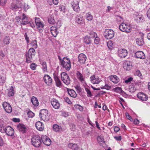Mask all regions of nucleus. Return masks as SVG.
Instances as JSON below:
<instances>
[{"label": "nucleus", "mask_w": 150, "mask_h": 150, "mask_svg": "<svg viewBox=\"0 0 150 150\" xmlns=\"http://www.w3.org/2000/svg\"><path fill=\"white\" fill-rule=\"evenodd\" d=\"M60 65L67 71H69L71 68L70 60L67 57H64L60 61Z\"/></svg>", "instance_id": "1"}, {"label": "nucleus", "mask_w": 150, "mask_h": 150, "mask_svg": "<svg viewBox=\"0 0 150 150\" xmlns=\"http://www.w3.org/2000/svg\"><path fill=\"white\" fill-rule=\"evenodd\" d=\"M31 143L35 147H39L42 144L41 137L38 135L33 136L31 139Z\"/></svg>", "instance_id": "2"}, {"label": "nucleus", "mask_w": 150, "mask_h": 150, "mask_svg": "<svg viewBox=\"0 0 150 150\" xmlns=\"http://www.w3.org/2000/svg\"><path fill=\"white\" fill-rule=\"evenodd\" d=\"M35 50L33 48H30L28 52L26 53V62L28 63L31 62L33 58L35 56Z\"/></svg>", "instance_id": "3"}, {"label": "nucleus", "mask_w": 150, "mask_h": 150, "mask_svg": "<svg viewBox=\"0 0 150 150\" xmlns=\"http://www.w3.org/2000/svg\"><path fill=\"white\" fill-rule=\"evenodd\" d=\"M39 116L41 119L44 121H47L50 119L48 111L46 109H43L41 110Z\"/></svg>", "instance_id": "4"}, {"label": "nucleus", "mask_w": 150, "mask_h": 150, "mask_svg": "<svg viewBox=\"0 0 150 150\" xmlns=\"http://www.w3.org/2000/svg\"><path fill=\"white\" fill-rule=\"evenodd\" d=\"M120 30L123 32L129 33L131 29V27L127 24L122 23L119 26Z\"/></svg>", "instance_id": "5"}, {"label": "nucleus", "mask_w": 150, "mask_h": 150, "mask_svg": "<svg viewBox=\"0 0 150 150\" xmlns=\"http://www.w3.org/2000/svg\"><path fill=\"white\" fill-rule=\"evenodd\" d=\"M39 18H36L35 21L37 28L40 33H42L43 30L44 24V23L39 20Z\"/></svg>", "instance_id": "6"}, {"label": "nucleus", "mask_w": 150, "mask_h": 150, "mask_svg": "<svg viewBox=\"0 0 150 150\" xmlns=\"http://www.w3.org/2000/svg\"><path fill=\"white\" fill-rule=\"evenodd\" d=\"M61 78L62 81L66 85H68L70 83L69 77L66 72H63L61 73Z\"/></svg>", "instance_id": "7"}, {"label": "nucleus", "mask_w": 150, "mask_h": 150, "mask_svg": "<svg viewBox=\"0 0 150 150\" xmlns=\"http://www.w3.org/2000/svg\"><path fill=\"white\" fill-rule=\"evenodd\" d=\"M104 36L105 38L108 39H111L114 36V32L111 29H106L105 32Z\"/></svg>", "instance_id": "8"}, {"label": "nucleus", "mask_w": 150, "mask_h": 150, "mask_svg": "<svg viewBox=\"0 0 150 150\" xmlns=\"http://www.w3.org/2000/svg\"><path fill=\"white\" fill-rule=\"evenodd\" d=\"M134 20L137 23H140L144 21L143 16L137 12H135L133 15Z\"/></svg>", "instance_id": "9"}, {"label": "nucleus", "mask_w": 150, "mask_h": 150, "mask_svg": "<svg viewBox=\"0 0 150 150\" xmlns=\"http://www.w3.org/2000/svg\"><path fill=\"white\" fill-rule=\"evenodd\" d=\"M90 80L91 83L93 84H98L102 81L101 79L94 74L90 77Z\"/></svg>", "instance_id": "10"}, {"label": "nucleus", "mask_w": 150, "mask_h": 150, "mask_svg": "<svg viewBox=\"0 0 150 150\" xmlns=\"http://www.w3.org/2000/svg\"><path fill=\"white\" fill-rule=\"evenodd\" d=\"M71 4L74 11L76 12L80 11V8L79 6V1L76 0H74L71 2Z\"/></svg>", "instance_id": "11"}, {"label": "nucleus", "mask_w": 150, "mask_h": 150, "mask_svg": "<svg viewBox=\"0 0 150 150\" xmlns=\"http://www.w3.org/2000/svg\"><path fill=\"white\" fill-rule=\"evenodd\" d=\"M5 129V130L4 131V133H5L8 136L12 137H14L13 135L14 132L13 129L12 127L8 126H6V128Z\"/></svg>", "instance_id": "12"}, {"label": "nucleus", "mask_w": 150, "mask_h": 150, "mask_svg": "<svg viewBox=\"0 0 150 150\" xmlns=\"http://www.w3.org/2000/svg\"><path fill=\"white\" fill-rule=\"evenodd\" d=\"M42 141L46 145L50 146L51 143L50 139L46 135H43L41 136Z\"/></svg>", "instance_id": "13"}, {"label": "nucleus", "mask_w": 150, "mask_h": 150, "mask_svg": "<svg viewBox=\"0 0 150 150\" xmlns=\"http://www.w3.org/2000/svg\"><path fill=\"white\" fill-rule=\"evenodd\" d=\"M18 1V3L17 4H16L12 3L10 7V8L12 10L14 11H16L18 8H22L21 2L20 1L21 0H16Z\"/></svg>", "instance_id": "14"}, {"label": "nucleus", "mask_w": 150, "mask_h": 150, "mask_svg": "<svg viewBox=\"0 0 150 150\" xmlns=\"http://www.w3.org/2000/svg\"><path fill=\"white\" fill-rule=\"evenodd\" d=\"M51 104L54 108L55 109H58L60 107V104L58 100L55 98H52L50 100Z\"/></svg>", "instance_id": "15"}, {"label": "nucleus", "mask_w": 150, "mask_h": 150, "mask_svg": "<svg viewBox=\"0 0 150 150\" xmlns=\"http://www.w3.org/2000/svg\"><path fill=\"white\" fill-rule=\"evenodd\" d=\"M137 97L139 100L142 101H147L148 98L147 95L142 92L138 93Z\"/></svg>", "instance_id": "16"}, {"label": "nucleus", "mask_w": 150, "mask_h": 150, "mask_svg": "<svg viewBox=\"0 0 150 150\" xmlns=\"http://www.w3.org/2000/svg\"><path fill=\"white\" fill-rule=\"evenodd\" d=\"M2 106L5 111L8 113H10L12 111L11 105L7 102H4L2 104Z\"/></svg>", "instance_id": "17"}, {"label": "nucleus", "mask_w": 150, "mask_h": 150, "mask_svg": "<svg viewBox=\"0 0 150 150\" xmlns=\"http://www.w3.org/2000/svg\"><path fill=\"white\" fill-rule=\"evenodd\" d=\"M76 22L78 24L82 25L85 23V20L83 16L80 14L77 15L75 18Z\"/></svg>", "instance_id": "18"}, {"label": "nucleus", "mask_w": 150, "mask_h": 150, "mask_svg": "<svg viewBox=\"0 0 150 150\" xmlns=\"http://www.w3.org/2000/svg\"><path fill=\"white\" fill-rule=\"evenodd\" d=\"M118 54L119 57L121 58H125L127 55V52L125 49H120L118 50Z\"/></svg>", "instance_id": "19"}, {"label": "nucleus", "mask_w": 150, "mask_h": 150, "mask_svg": "<svg viewBox=\"0 0 150 150\" xmlns=\"http://www.w3.org/2000/svg\"><path fill=\"white\" fill-rule=\"evenodd\" d=\"M43 80L45 83L48 85H50L52 83V79L50 76L48 74H45L44 75Z\"/></svg>", "instance_id": "20"}, {"label": "nucleus", "mask_w": 150, "mask_h": 150, "mask_svg": "<svg viewBox=\"0 0 150 150\" xmlns=\"http://www.w3.org/2000/svg\"><path fill=\"white\" fill-rule=\"evenodd\" d=\"M132 63L130 61H126L125 62L123 65L124 69L126 70H129L132 67Z\"/></svg>", "instance_id": "21"}, {"label": "nucleus", "mask_w": 150, "mask_h": 150, "mask_svg": "<svg viewBox=\"0 0 150 150\" xmlns=\"http://www.w3.org/2000/svg\"><path fill=\"white\" fill-rule=\"evenodd\" d=\"M77 76L78 80L82 83L84 86L86 85L85 81V79L83 75L79 72L78 71L76 73Z\"/></svg>", "instance_id": "22"}, {"label": "nucleus", "mask_w": 150, "mask_h": 150, "mask_svg": "<svg viewBox=\"0 0 150 150\" xmlns=\"http://www.w3.org/2000/svg\"><path fill=\"white\" fill-rule=\"evenodd\" d=\"M21 20L20 22L21 25H24L28 23L29 21L28 18L27 16L24 14L23 13L22 16H21Z\"/></svg>", "instance_id": "23"}, {"label": "nucleus", "mask_w": 150, "mask_h": 150, "mask_svg": "<svg viewBox=\"0 0 150 150\" xmlns=\"http://www.w3.org/2000/svg\"><path fill=\"white\" fill-rule=\"evenodd\" d=\"M86 58V57L85 54L83 53L80 54L78 56V61L80 63L83 64L85 62Z\"/></svg>", "instance_id": "24"}, {"label": "nucleus", "mask_w": 150, "mask_h": 150, "mask_svg": "<svg viewBox=\"0 0 150 150\" xmlns=\"http://www.w3.org/2000/svg\"><path fill=\"white\" fill-rule=\"evenodd\" d=\"M134 56L136 58L144 59L145 58V56L144 52L142 51H138L136 52Z\"/></svg>", "instance_id": "25"}, {"label": "nucleus", "mask_w": 150, "mask_h": 150, "mask_svg": "<svg viewBox=\"0 0 150 150\" xmlns=\"http://www.w3.org/2000/svg\"><path fill=\"white\" fill-rule=\"evenodd\" d=\"M55 26H52L50 28V32L52 35L54 37H56L59 32Z\"/></svg>", "instance_id": "26"}, {"label": "nucleus", "mask_w": 150, "mask_h": 150, "mask_svg": "<svg viewBox=\"0 0 150 150\" xmlns=\"http://www.w3.org/2000/svg\"><path fill=\"white\" fill-rule=\"evenodd\" d=\"M35 127L37 130L40 131H43L44 128V124L41 122L38 121L35 123Z\"/></svg>", "instance_id": "27"}, {"label": "nucleus", "mask_w": 150, "mask_h": 150, "mask_svg": "<svg viewBox=\"0 0 150 150\" xmlns=\"http://www.w3.org/2000/svg\"><path fill=\"white\" fill-rule=\"evenodd\" d=\"M17 127L18 129L22 133H25L26 132L27 128L24 125L19 124L17 125Z\"/></svg>", "instance_id": "28"}, {"label": "nucleus", "mask_w": 150, "mask_h": 150, "mask_svg": "<svg viewBox=\"0 0 150 150\" xmlns=\"http://www.w3.org/2000/svg\"><path fill=\"white\" fill-rule=\"evenodd\" d=\"M110 80L114 83H117L119 81V79L116 75H111L109 77Z\"/></svg>", "instance_id": "29"}, {"label": "nucleus", "mask_w": 150, "mask_h": 150, "mask_svg": "<svg viewBox=\"0 0 150 150\" xmlns=\"http://www.w3.org/2000/svg\"><path fill=\"white\" fill-rule=\"evenodd\" d=\"M67 90L68 94L70 96L73 98H75L77 94L73 90L68 89Z\"/></svg>", "instance_id": "30"}, {"label": "nucleus", "mask_w": 150, "mask_h": 150, "mask_svg": "<svg viewBox=\"0 0 150 150\" xmlns=\"http://www.w3.org/2000/svg\"><path fill=\"white\" fill-rule=\"evenodd\" d=\"M31 101L33 105L35 106H37L39 105V102L37 99L34 96H33L31 99Z\"/></svg>", "instance_id": "31"}, {"label": "nucleus", "mask_w": 150, "mask_h": 150, "mask_svg": "<svg viewBox=\"0 0 150 150\" xmlns=\"http://www.w3.org/2000/svg\"><path fill=\"white\" fill-rule=\"evenodd\" d=\"M53 129L54 131L56 132H58L61 131L62 130V128L61 126L55 124L53 125Z\"/></svg>", "instance_id": "32"}, {"label": "nucleus", "mask_w": 150, "mask_h": 150, "mask_svg": "<svg viewBox=\"0 0 150 150\" xmlns=\"http://www.w3.org/2000/svg\"><path fill=\"white\" fill-rule=\"evenodd\" d=\"M68 146L73 150H76L78 146L76 144L70 143L68 145Z\"/></svg>", "instance_id": "33"}, {"label": "nucleus", "mask_w": 150, "mask_h": 150, "mask_svg": "<svg viewBox=\"0 0 150 150\" xmlns=\"http://www.w3.org/2000/svg\"><path fill=\"white\" fill-rule=\"evenodd\" d=\"M48 22L50 24H53L55 23L54 16L53 15H50L48 17Z\"/></svg>", "instance_id": "34"}, {"label": "nucleus", "mask_w": 150, "mask_h": 150, "mask_svg": "<svg viewBox=\"0 0 150 150\" xmlns=\"http://www.w3.org/2000/svg\"><path fill=\"white\" fill-rule=\"evenodd\" d=\"M113 90L115 92L118 93H122L123 95L125 94L126 95L125 93L122 90V88H121L119 87H116L114 88Z\"/></svg>", "instance_id": "35"}, {"label": "nucleus", "mask_w": 150, "mask_h": 150, "mask_svg": "<svg viewBox=\"0 0 150 150\" xmlns=\"http://www.w3.org/2000/svg\"><path fill=\"white\" fill-rule=\"evenodd\" d=\"M136 43L140 46L143 45L144 44L143 39L141 38L136 39Z\"/></svg>", "instance_id": "36"}, {"label": "nucleus", "mask_w": 150, "mask_h": 150, "mask_svg": "<svg viewBox=\"0 0 150 150\" xmlns=\"http://www.w3.org/2000/svg\"><path fill=\"white\" fill-rule=\"evenodd\" d=\"M5 128H6V126H5L4 123L2 122H0V131L2 133H4Z\"/></svg>", "instance_id": "37"}, {"label": "nucleus", "mask_w": 150, "mask_h": 150, "mask_svg": "<svg viewBox=\"0 0 150 150\" xmlns=\"http://www.w3.org/2000/svg\"><path fill=\"white\" fill-rule=\"evenodd\" d=\"M41 64L42 66V68L43 71V72H47V68L46 62H41Z\"/></svg>", "instance_id": "38"}, {"label": "nucleus", "mask_w": 150, "mask_h": 150, "mask_svg": "<svg viewBox=\"0 0 150 150\" xmlns=\"http://www.w3.org/2000/svg\"><path fill=\"white\" fill-rule=\"evenodd\" d=\"M83 41L85 43L87 44H89L91 43L90 37L88 36H86L85 37Z\"/></svg>", "instance_id": "39"}, {"label": "nucleus", "mask_w": 150, "mask_h": 150, "mask_svg": "<svg viewBox=\"0 0 150 150\" xmlns=\"http://www.w3.org/2000/svg\"><path fill=\"white\" fill-rule=\"evenodd\" d=\"M85 17L86 19L88 21H91L93 19V16L90 12L86 13Z\"/></svg>", "instance_id": "40"}, {"label": "nucleus", "mask_w": 150, "mask_h": 150, "mask_svg": "<svg viewBox=\"0 0 150 150\" xmlns=\"http://www.w3.org/2000/svg\"><path fill=\"white\" fill-rule=\"evenodd\" d=\"M85 90L87 93V96L88 97H91L92 96V94L90 89L88 88V86H85Z\"/></svg>", "instance_id": "41"}, {"label": "nucleus", "mask_w": 150, "mask_h": 150, "mask_svg": "<svg viewBox=\"0 0 150 150\" xmlns=\"http://www.w3.org/2000/svg\"><path fill=\"white\" fill-rule=\"evenodd\" d=\"M14 94V91L13 86H11L8 91V95L9 96H13Z\"/></svg>", "instance_id": "42"}, {"label": "nucleus", "mask_w": 150, "mask_h": 150, "mask_svg": "<svg viewBox=\"0 0 150 150\" xmlns=\"http://www.w3.org/2000/svg\"><path fill=\"white\" fill-rule=\"evenodd\" d=\"M30 45L33 47V48H36L37 47V41L36 40L33 41L30 43Z\"/></svg>", "instance_id": "43"}, {"label": "nucleus", "mask_w": 150, "mask_h": 150, "mask_svg": "<svg viewBox=\"0 0 150 150\" xmlns=\"http://www.w3.org/2000/svg\"><path fill=\"white\" fill-rule=\"evenodd\" d=\"M10 38L6 36L4 40V44L7 45L9 43Z\"/></svg>", "instance_id": "44"}, {"label": "nucleus", "mask_w": 150, "mask_h": 150, "mask_svg": "<svg viewBox=\"0 0 150 150\" xmlns=\"http://www.w3.org/2000/svg\"><path fill=\"white\" fill-rule=\"evenodd\" d=\"M88 33L91 36H90V38H95L96 36H97V34L93 31H90Z\"/></svg>", "instance_id": "45"}, {"label": "nucleus", "mask_w": 150, "mask_h": 150, "mask_svg": "<svg viewBox=\"0 0 150 150\" xmlns=\"http://www.w3.org/2000/svg\"><path fill=\"white\" fill-rule=\"evenodd\" d=\"M55 81L57 86L59 87L62 86V84L59 79L55 80Z\"/></svg>", "instance_id": "46"}, {"label": "nucleus", "mask_w": 150, "mask_h": 150, "mask_svg": "<svg viewBox=\"0 0 150 150\" xmlns=\"http://www.w3.org/2000/svg\"><path fill=\"white\" fill-rule=\"evenodd\" d=\"M37 66V65L35 63H32L30 66V69L33 70H34L36 69V68Z\"/></svg>", "instance_id": "47"}, {"label": "nucleus", "mask_w": 150, "mask_h": 150, "mask_svg": "<svg viewBox=\"0 0 150 150\" xmlns=\"http://www.w3.org/2000/svg\"><path fill=\"white\" fill-rule=\"evenodd\" d=\"M74 107L77 109H79L80 111H82L83 110V107L80 105L76 104L74 105Z\"/></svg>", "instance_id": "48"}, {"label": "nucleus", "mask_w": 150, "mask_h": 150, "mask_svg": "<svg viewBox=\"0 0 150 150\" xmlns=\"http://www.w3.org/2000/svg\"><path fill=\"white\" fill-rule=\"evenodd\" d=\"M111 88V87L110 86L108 85L107 84H105L104 86L101 87L100 88L101 89H105L107 90H109Z\"/></svg>", "instance_id": "49"}, {"label": "nucleus", "mask_w": 150, "mask_h": 150, "mask_svg": "<svg viewBox=\"0 0 150 150\" xmlns=\"http://www.w3.org/2000/svg\"><path fill=\"white\" fill-rule=\"evenodd\" d=\"M113 45L112 42L111 41H109L107 43V45L108 48L109 49H111L112 47V46Z\"/></svg>", "instance_id": "50"}, {"label": "nucleus", "mask_w": 150, "mask_h": 150, "mask_svg": "<svg viewBox=\"0 0 150 150\" xmlns=\"http://www.w3.org/2000/svg\"><path fill=\"white\" fill-rule=\"evenodd\" d=\"M28 115L29 117H33L34 115V114L31 111H29L28 112Z\"/></svg>", "instance_id": "51"}, {"label": "nucleus", "mask_w": 150, "mask_h": 150, "mask_svg": "<svg viewBox=\"0 0 150 150\" xmlns=\"http://www.w3.org/2000/svg\"><path fill=\"white\" fill-rule=\"evenodd\" d=\"M7 0H0V6H4L6 4Z\"/></svg>", "instance_id": "52"}, {"label": "nucleus", "mask_w": 150, "mask_h": 150, "mask_svg": "<svg viewBox=\"0 0 150 150\" xmlns=\"http://www.w3.org/2000/svg\"><path fill=\"white\" fill-rule=\"evenodd\" d=\"M95 38L94 43L96 44H98L100 42V38L98 37L97 36H96Z\"/></svg>", "instance_id": "53"}, {"label": "nucleus", "mask_w": 150, "mask_h": 150, "mask_svg": "<svg viewBox=\"0 0 150 150\" xmlns=\"http://www.w3.org/2000/svg\"><path fill=\"white\" fill-rule=\"evenodd\" d=\"M65 101L69 104H72V102L70 101L69 98L68 97H65L64 98Z\"/></svg>", "instance_id": "54"}, {"label": "nucleus", "mask_w": 150, "mask_h": 150, "mask_svg": "<svg viewBox=\"0 0 150 150\" xmlns=\"http://www.w3.org/2000/svg\"><path fill=\"white\" fill-rule=\"evenodd\" d=\"M125 115L127 119L131 121H132V119L130 115H129L128 113L126 112L125 113Z\"/></svg>", "instance_id": "55"}, {"label": "nucleus", "mask_w": 150, "mask_h": 150, "mask_svg": "<svg viewBox=\"0 0 150 150\" xmlns=\"http://www.w3.org/2000/svg\"><path fill=\"white\" fill-rule=\"evenodd\" d=\"M62 115L64 117H67L69 115L68 112H65L64 111H63L62 112Z\"/></svg>", "instance_id": "56"}, {"label": "nucleus", "mask_w": 150, "mask_h": 150, "mask_svg": "<svg viewBox=\"0 0 150 150\" xmlns=\"http://www.w3.org/2000/svg\"><path fill=\"white\" fill-rule=\"evenodd\" d=\"M23 6H22V7ZM23 8L24 9L25 11L27 10L29 8V6L26 4H24Z\"/></svg>", "instance_id": "57"}, {"label": "nucleus", "mask_w": 150, "mask_h": 150, "mask_svg": "<svg viewBox=\"0 0 150 150\" xmlns=\"http://www.w3.org/2000/svg\"><path fill=\"white\" fill-rule=\"evenodd\" d=\"M133 79V78L130 77L128 78L127 79L125 80V82L126 83H128L130 82Z\"/></svg>", "instance_id": "58"}, {"label": "nucleus", "mask_w": 150, "mask_h": 150, "mask_svg": "<svg viewBox=\"0 0 150 150\" xmlns=\"http://www.w3.org/2000/svg\"><path fill=\"white\" fill-rule=\"evenodd\" d=\"M59 10L60 11H62L63 13L65 12V8L64 6H61L59 8Z\"/></svg>", "instance_id": "59"}, {"label": "nucleus", "mask_w": 150, "mask_h": 150, "mask_svg": "<svg viewBox=\"0 0 150 150\" xmlns=\"http://www.w3.org/2000/svg\"><path fill=\"white\" fill-rule=\"evenodd\" d=\"M97 140L98 142H104V139L102 137L98 136L97 138Z\"/></svg>", "instance_id": "60"}, {"label": "nucleus", "mask_w": 150, "mask_h": 150, "mask_svg": "<svg viewBox=\"0 0 150 150\" xmlns=\"http://www.w3.org/2000/svg\"><path fill=\"white\" fill-rule=\"evenodd\" d=\"M62 26V24L60 21H58L56 24V28L57 29H58L60 28Z\"/></svg>", "instance_id": "61"}, {"label": "nucleus", "mask_w": 150, "mask_h": 150, "mask_svg": "<svg viewBox=\"0 0 150 150\" xmlns=\"http://www.w3.org/2000/svg\"><path fill=\"white\" fill-rule=\"evenodd\" d=\"M114 138L117 141H120L122 139V137L121 136H115Z\"/></svg>", "instance_id": "62"}, {"label": "nucleus", "mask_w": 150, "mask_h": 150, "mask_svg": "<svg viewBox=\"0 0 150 150\" xmlns=\"http://www.w3.org/2000/svg\"><path fill=\"white\" fill-rule=\"evenodd\" d=\"M107 9L106 10V12H107L109 13L110 12V11L111 10H113V8L112 7H111L110 6H108L107 7Z\"/></svg>", "instance_id": "63"}, {"label": "nucleus", "mask_w": 150, "mask_h": 150, "mask_svg": "<svg viewBox=\"0 0 150 150\" xmlns=\"http://www.w3.org/2000/svg\"><path fill=\"white\" fill-rule=\"evenodd\" d=\"M147 16L149 19H150V8H149L147 12Z\"/></svg>", "instance_id": "64"}]
</instances>
